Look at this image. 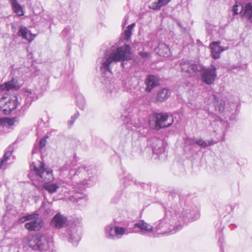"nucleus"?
Wrapping results in <instances>:
<instances>
[{"mask_svg":"<svg viewBox=\"0 0 252 252\" xmlns=\"http://www.w3.org/2000/svg\"><path fill=\"white\" fill-rule=\"evenodd\" d=\"M41 209L45 210V213L46 215L49 214L51 211L50 209L45 208V204L44 203L42 204V205L41 206Z\"/></svg>","mask_w":252,"mask_h":252,"instance_id":"nucleus-36","label":"nucleus"},{"mask_svg":"<svg viewBox=\"0 0 252 252\" xmlns=\"http://www.w3.org/2000/svg\"><path fill=\"white\" fill-rule=\"evenodd\" d=\"M71 29L70 27L65 28L62 32V37L66 40H68L71 37Z\"/></svg>","mask_w":252,"mask_h":252,"instance_id":"nucleus-29","label":"nucleus"},{"mask_svg":"<svg viewBox=\"0 0 252 252\" xmlns=\"http://www.w3.org/2000/svg\"><path fill=\"white\" fill-rule=\"evenodd\" d=\"M214 143L213 140L204 141L202 139H196L195 144L199 146L205 148L208 146L212 145Z\"/></svg>","mask_w":252,"mask_h":252,"instance_id":"nucleus-27","label":"nucleus"},{"mask_svg":"<svg viewBox=\"0 0 252 252\" xmlns=\"http://www.w3.org/2000/svg\"><path fill=\"white\" fill-rule=\"evenodd\" d=\"M171 94V91L167 88H162L158 92L157 100L159 102L164 101L170 97Z\"/></svg>","mask_w":252,"mask_h":252,"instance_id":"nucleus-19","label":"nucleus"},{"mask_svg":"<svg viewBox=\"0 0 252 252\" xmlns=\"http://www.w3.org/2000/svg\"><path fill=\"white\" fill-rule=\"evenodd\" d=\"M139 54L141 57L144 58H146L149 56V53L147 52H139Z\"/></svg>","mask_w":252,"mask_h":252,"instance_id":"nucleus-37","label":"nucleus"},{"mask_svg":"<svg viewBox=\"0 0 252 252\" xmlns=\"http://www.w3.org/2000/svg\"><path fill=\"white\" fill-rule=\"evenodd\" d=\"M21 87L20 84L17 80L12 78L10 81L4 83L0 86V89L2 91H17Z\"/></svg>","mask_w":252,"mask_h":252,"instance_id":"nucleus-15","label":"nucleus"},{"mask_svg":"<svg viewBox=\"0 0 252 252\" xmlns=\"http://www.w3.org/2000/svg\"><path fill=\"white\" fill-rule=\"evenodd\" d=\"M76 104L80 109H84L85 106V101L84 98L81 95L77 97Z\"/></svg>","mask_w":252,"mask_h":252,"instance_id":"nucleus-28","label":"nucleus"},{"mask_svg":"<svg viewBox=\"0 0 252 252\" xmlns=\"http://www.w3.org/2000/svg\"><path fill=\"white\" fill-rule=\"evenodd\" d=\"M150 120V125L152 122L155 124V128L159 130L169 127L173 123L174 120L172 117H169L166 113H154Z\"/></svg>","mask_w":252,"mask_h":252,"instance_id":"nucleus-9","label":"nucleus"},{"mask_svg":"<svg viewBox=\"0 0 252 252\" xmlns=\"http://www.w3.org/2000/svg\"><path fill=\"white\" fill-rule=\"evenodd\" d=\"M25 94L26 97L25 100V105L21 107L23 111L26 110L30 106L32 101L37 99L36 94L31 89H26Z\"/></svg>","mask_w":252,"mask_h":252,"instance_id":"nucleus-16","label":"nucleus"},{"mask_svg":"<svg viewBox=\"0 0 252 252\" xmlns=\"http://www.w3.org/2000/svg\"><path fill=\"white\" fill-rule=\"evenodd\" d=\"M132 177L131 175H128L126 177H125L124 179V181L123 183L125 185H126L128 183V182L132 181Z\"/></svg>","mask_w":252,"mask_h":252,"instance_id":"nucleus-33","label":"nucleus"},{"mask_svg":"<svg viewBox=\"0 0 252 252\" xmlns=\"http://www.w3.org/2000/svg\"><path fill=\"white\" fill-rule=\"evenodd\" d=\"M72 186L74 189L73 190L74 193L70 197V200L72 202H76L82 200V203L85 202L86 199L85 197V194L83 193L85 186H76V184H73Z\"/></svg>","mask_w":252,"mask_h":252,"instance_id":"nucleus-12","label":"nucleus"},{"mask_svg":"<svg viewBox=\"0 0 252 252\" xmlns=\"http://www.w3.org/2000/svg\"><path fill=\"white\" fill-rule=\"evenodd\" d=\"M131 59L130 47L128 44H124L119 47H113L110 50H107L105 57L101 61L100 70L103 77H109L112 74L111 71L113 64L121 62V66L125 67V61Z\"/></svg>","mask_w":252,"mask_h":252,"instance_id":"nucleus-2","label":"nucleus"},{"mask_svg":"<svg viewBox=\"0 0 252 252\" xmlns=\"http://www.w3.org/2000/svg\"><path fill=\"white\" fill-rule=\"evenodd\" d=\"M38 167L32 163L31 165L32 171L29 174V177L32 178L34 175L36 179L39 181L47 183L53 180L52 170L44 167L43 162H38Z\"/></svg>","mask_w":252,"mask_h":252,"instance_id":"nucleus-8","label":"nucleus"},{"mask_svg":"<svg viewBox=\"0 0 252 252\" xmlns=\"http://www.w3.org/2000/svg\"><path fill=\"white\" fill-rule=\"evenodd\" d=\"M158 53L160 56H169L170 55V49L169 47L164 43L161 42L158 44Z\"/></svg>","mask_w":252,"mask_h":252,"instance_id":"nucleus-23","label":"nucleus"},{"mask_svg":"<svg viewBox=\"0 0 252 252\" xmlns=\"http://www.w3.org/2000/svg\"><path fill=\"white\" fill-rule=\"evenodd\" d=\"M153 227L143 220L133 224H128L126 227H121L109 225L105 228V235L107 238L110 240L121 239L123 235L131 233H137L141 231L149 232L152 231Z\"/></svg>","mask_w":252,"mask_h":252,"instance_id":"nucleus-4","label":"nucleus"},{"mask_svg":"<svg viewBox=\"0 0 252 252\" xmlns=\"http://www.w3.org/2000/svg\"><path fill=\"white\" fill-rule=\"evenodd\" d=\"M128 19V16H127V15H126L125 17V21L124 25L126 24V21H127Z\"/></svg>","mask_w":252,"mask_h":252,"instance_id":"nucleus-43","label":"nucleus"},{"mask_svg":"<svg viewBox=\"0 0 252 252\" xmlns=\"http://www.w3.org/2000/svg\"><path fill=\"white\" fill-rule=\"evenodd\" d=\"M13 8L17 15L22 16L24 15L23 9L16 0H11Z\"/></svg>","mask_w":252,"mask_h":252,"instance_id":"nucleus-25","label":"nucleus"},{"mask_svg":"<svg viewBox=\"0 0 252 252\" xmlns=\"http://www.w3.org/2000/svg\"><path fill=\"white\" fill-rule=\"evenodd\" d=\"M180 66L182 71L190 74L201 72L202 80L207 85L213 84L217 77V69L213 65L209 68H204L198 63L184 61L180 63Z\"/></svg>","mask_w":252,"mask_h":252,"instance_id":"nucleus-5","label":"nucleus"},{"mask_svg":"<svg viewBox=\"0 0 252 252\" xmlns=\"http://www.w3.org/2000/svg\"><path fill=\"white\" fill-rule=\"evenodd\" d=\"M37 214L27 215L25 217L26 220H30L25 224V227L29 231H38L43 226V221L39 218Z\"/></svg>","mask_w":252,"mask_h":252,"instance_id":"nucleus-11","label":"nucleus"},{"mask_svg":"<svg viewBox=\"0 0 252 252\" xmlns=\"http://www.w3.org/2000/svg\"><path fill=\"white\" fill-rule=\"evenodd\" d=\"M38 150V148L34 146L33 149L32 150V154L36 153L37 152V150Z\"/></svg>","mask_w":252,"mask_h":252,"instance_id":"nucleus-42","label":"nucleus"},{"mask_svg":"<svg viewBox=\"0 0 252 252\" xmlns=\"http://www.w3.org/2000/svg\"><path fill=\"white\" fill-rule=\"evenodd\" d=\"M196 138L195 137L190 138L188 137L185 139V144L187 145H191L193 146L194 144H195V140Z\"/></svg>","mask_w":252,"mask_h":252,"instance_id":"nucleus-31","label":"nucleus"},{"mask_svg":"<svg viewBox=\"0 0 252 252\" xmlns=\"http://www.w3.org/2000/svg\"><path fill=\"white\" fill-rule=\"evenodd\" d=\"M51 241V239L46 234L38 233L29 238L28 245L33 250L47 251Z\"/></svg>","mask_w":252,"mask_h":252,"instance_id":"nucleus-7","label":"nucleus"},{"mask_svg":"<svg viewBox=\"0 0 252 252\" xmlns=\"http://www.w3.org/2000/svg\"><path fill=\"white\" fill-rule=\"evenodd\" d=\"M18 35L29 41L33 40L35 36V35L32 34L30 31L24 26H21L20 27L18 32Z\"/></svg>","mask_w":252,"mask_h":252,"instance_id":"nucleus-18","label":"nucleus"},{"mask_svg":"<svg viewBox=\"0 0 252 252\" xmlns=\"http://www.w3.org/2000/svg\"><path fill=\"white\" fill-rule=\"evenodd\" d=\"M79 115V113L77 112L76 113L74 114V115H73L71 117V119L74 120L75 121V120L77 119V118L78 117Z\"/></svg>","mask_w":252,"mask_h":252,"instance_id":"nucleus-38","label":"nucleus"},{"mask_svg":"<svg viewBox=\"0 0 252 252\" xmlns=\"http://www.w3.org/2000/svg\"><path fill=\"white\" fill-rule=\"evenodd\" d=\"M74 122H75V121L71 119L68 121V125H69V126L70 127H71L74 124Z\"/></svg>","mask_w":252,"mask_h":252,"instance_id":"nucleus-40","label":"nucleus"},{"mask_svg":"<svg viewBox=\"0 0 252 252\" xmlns=\"http://www.w3.org/2000/svg\"><path fill=\"white\" fill-rule=\"evenodd\" d=\"M169 1V0H158L157 2H152L149 5V8L153 10H159L162 6L167 4Z\"/></svg>","mask_w":252,"mask_h":252,"instance_id":"nucleus-24","label":"nucleus"},{"mask_svg":"<svg viewBox=\"0 0 252 252\" xmlns=\"http://www.w3.org/2000/svg\"><path fill=\"white\" fill-rule=\"evenodd\" d=\"M135 23H132V24L128 25L126 29L131 32L132 29L133 28V27L135 26Z\"/></svg>","mask_w":252,"mask_h":252,"instance_id":"nucleus-39","label":"nucleus"},{"mask_svg":"<svg viewBox=\"0 0 252 252\" xmlns=\"http://www.w3.org/2000/svg\"><path fill=\"white\" fill-rule=\"evenodd\" d=\"M59 188V187L58 184L53 183H45L44 186V189L50 193H53L56 192Z\"/></svg>","mask_w":252,"mask_h":252,"instance_id":"nucleus-26","label":"nucleus"},{"mask_svg":"<svg viewBox=\"0 0 252 252\" xmlns=\"http://www.w3.org/2000/svg\"><path fill=\"white\" fill-rule=\"evenodd\" d=\"M220 41L213 42L210 45L211 50V55L213 59L216 60L220 58V55L222 52L228 49V47H223L220 45Z\"/></svg>","mask_w":252,"mask_h":252,"instance_id":"nucleus-13","label":"nucleus"},{"mask_svg":"<svg viewBox=\"0 0 252 252\" xmlns=\"http://www.w3.org/2000/svg\"><path fill=\"white\" fill-rule=\"evenodd\" d=\"M242 16L243 19H246L250 23L252 24V4L251 3H248L245 5Z\"/></svg>","mask_w":252,"mask_h":252,"instance_id":"nucleus-20","label":"nucleus"},{"mask_svg":"<svg viewBox=\"0 0 252 252\" xmlns=\"http://www.w3.org/2000/svg\"><path fill=\"white\" fill-rule=\"evenodd\" d=\"M51 224L58 229H61V233L68 238V241L76 245L81 239L78 233L80 222L78 220L67 222V218L58 213L52 219Z\"/></svg>","mask_w":252,"mask_h":252,"instance_id":"nucleus-3","label":"nucleus"},{"mask_svg":"<svg viewBox=\"0 0 252 252\" xmlns=\"http://www.w3.org/2000/svg\"><path fill=\"white\" fill-rule=\"evenodd\" d=\"M46 144V140L45 138L41 139L39 143V146L40 148H43Z\"/></svg>","mask_w":252,"mask_h":252,"instance_id":"nucleus-34","label":"nucleus"},{"mask_svg":"<svg viewBox=\"0 0 252 252\" xmlns=\"http://www.w3.org/2000/svg\"><path fill=\"white\" fill-rule=\"evenodd\" d=\"M212 97L214 101L215 109L220 113L223 112L225 105V101L222 99H219L215 94H213Z\"/></svg>","mask_w":252,"mask_h":252,"instance_id":"nucleus-21","label":"nucleus"},{"mask_svg":"<svg viewBox=\"0 0 252 252\" xmlns=\"http://www.w3.org/2000/svg\"><path fill=\"white\" fill-rule=\"evenodd\" d=\"M68 168V167H67V165H64L61 168V172H63L66 170H67Z\"/></svg>","mask_w":252,"mask_h":252,"instance_id":"nucleus-41","label":"nucleus"},{"mask_svg":"<svg viewBox=\"0 0 252 252\" xmlns=\"http://www.w3.org/2000/svg\"><path fill=\"white\" fill-rule=\"evenodd\" d=\"M206 28L209 32H211L213 26L210 23H207L205 25Z\"/></svg>","mask_w":252,"mask_h":252,"instance_id":"nucleus-35","label":"nucleus"},{"mask_svg":"<svg viewBox=\"0 0 252 252\" xmlns=\"http://www.w3.org/2000/svg\"><path fill=\"white\" fill-rule=\"evenodd\" d=\"M19 105L17 97L16 96L9 98L3 96L0 99V109L5 114H10Z\"/></svg>","mask_w":252,"mask_h":252,"instance_id":"nucleus-10","label":"nucleus"},{"mask_svg":"<svg viewBox=\"0 0 252 252\" xmlns=\"http://www.w3.org/2000/svg\"><path fill=\"white\" fill-rule=\"evenodd\" d=\"M131 32L126 29L124 31V38L125 40H128L131 37Z\"/></svg>","mask_w":252,"mask_h":252,"instance_id":"nucleus-32","label":"nucleus"},{"mask_svg":"<svg viewBox=\"0 0 252 252\" xmlns=\"http://www.w3.org/2000/svg\"><path fill=\"white\" fill-rule=\"evenodd\" d=\"M94 169L90 166H81L76 170H69V176L76 186H92L94 183Z\"/></svg>","mask_w":252,"mask_h":252,"instance_id":"nucleus-6","label":"nucleus"},{"mask_svg":"<svg viewBox=\"0 0 252 252\" xmlns=\"http://www.w3.org/2000/svg\"><path fill=\"white\" fill-rule=\"evenodd\" d=\"M16 118H3L1 119V121L5 125H7L8 126H13L15 122L16 121Z\"/></svg>","mask_w":252,"mask_h":252,"instance_id":"nucleus-30","label":"nucleus"},{"mask_svg":"<svg viewBox=\"0 0 252 252\" xmlns=\"http://www.w3.org/2000/svg\"><path fill=\"white\" fill-rule=\"evenodd\" d=\"M150 142H151V146L154 154L160 155L165 153V147L162 140L155 138L151 139Z\"/></svg>","mask_w":252,"mask_h":252,"instance_id":"nucleus-14","label":"nucleus"},{"mask_svg":"<svg viewBox=\"0 0 252 252\" xmlns=\"http://www.w3.org/2000/svg\"><path fill=\"white\" fill-rule=\"evenodd\" d=\"M177 210L175 207L165 210V216L163 219L155 223V226L150 232L155 229L158 233L162 234H173L180 230L182 227V220L185 218L189 220H194L199 217L197 209L191 211L186 209L182 213V216L177 215ZM150 226V225L149 224Z\"/></svg>","mask_w":252,"mask_h":252,"instance_id":"nucleus-1","label":"nucleus"},{"mask_svg":"<svg viewBox=\"0 0 252 252\" xmlns=\"http://www.w3.org/2000/svg\"><path fill=\"white\" fill-rule=\"evenodd\" d=\"M145 83L146 84V91L150 92L153 88L159 85V81L156 76L150 75L146 78Z\"/></svg>","mask_w":252,"mask_h":252,"instance_id":"nucleus-17","label":"nucleus"},{"mask_svg":"<svg viewBox=\"0 0 252 252\" xmlns=\"http://www.w3.org/2000/svg\"><path fill=\"white\" fill-rule=\"evenodd\" d=\"M243 1L242 0H236L235 4L232 7L233 16L237 15L244 11Z\"/></svg>","mask_w":252,"mask_h":252,"instance_id":"nucleus-22","label":"nucleus"}]
</instances>
